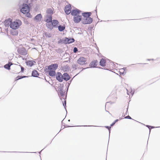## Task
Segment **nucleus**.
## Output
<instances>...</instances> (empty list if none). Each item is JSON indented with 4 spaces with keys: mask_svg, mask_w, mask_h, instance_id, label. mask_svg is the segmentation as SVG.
<instances>
[{
    "mask_svg": "<svg viewBox=\"0 0 160 160\" xmlns=\"http://www.w3.org/2000/svg\"><path fill=\"white\" fill-rule=\"evenodd\" d=\"M147 60H149V61L150 60H153V59H147Z\"/></svg>",
    "mask_w": 160,
    "mask_h": 160,
    "instance_id": "obj_42",
    "label": "nucleus"
},
{
    "mask_svg": "<svg viewBox=\"0 0 160 160\" xmlns=\"http://www.w3.org/2000/svg\"><path fill=\"white\" fill-rule=\"evenodd\" d=\"M56 72L55 70H50L49 71V76L53 77L55 75L56 76Z\"/></svg>",
    "mask_w": 160,
    "mask_h": 160,
    "instance_id": "obj_23",
    "label": "nucleus"
},
{
    "mask_svg": "<svg viewBox=\"0 0 160 160\" xmlns=\"http://www.w3.org/2000/svg\"><path fill=\"white\" fill-rule=\"evenodd\" d=\"M65 29V27L64 26L60 25L58 26V29L59 31L62 32Z\"/></svg>",
    "mask_w": 160,
    "mask_h": 160,
    "instance_id": "obj_25",
    "label": "nucleus"
},
{
    "mask_svg": "<svg viewBox=\"0 0 160 160\" xmlns=\"http://www.w3.org/2000/svg\"><path fill=\"white\" fill-rule=\"evenodd\" d=\"M46 12L48 15H51L53 14V8H48L47 9L46 11Z\"/></svg>",
    "mask_w": 160,
    "mask_h": 160,
    "instance_id": "obj_17",
    "label": "nucleus"
},
{
    "mask_svg": "<svg viewBox=\"0 0 160 160\" xmlns=\"http://www.w3.org/2000/svg\"><path fill=\"white\" fill-rule=\"evenodd\" d=\"M66 101H64V103H63V106L66 109Z\"/></svg>",
    "mask_w": 160,
    "mask_h": 160,
    "instance_id": "obj_29",
    "label": "nucleus"
},
{
    "mask_svg": "<svg viewBox=\"0 0 160 160\" xmlns=\"http://www.w3.org/2000/svg\"><path fill=\"white\" fill-rule=\"evenodd\" d=\"M56 79L59 82H62L63 81V75L60 72H58L56 74Z\"/></svg>",
    "mask_w": 160,
    "mask_h": 160,
    "instance_id": "obj_5",
    "label": "nucleus"
},
{
    "mask_svg": "<svg viewBox=\"0 0 160 160\" xmlns=\"http://www.w3.org/2000/svg\"><path fill=\"white\" fill-rule=\"evenodd\" d=\"M63 80L67 81L69 80L70 78V77L69 74L67 72L64 73L63 75Z\"/></svg>",
    "mask_w": 160,
    "mask_h": 160,
    "instance_id": "obj_12",
    "label": "nucleus"
},
{
    "mask_svg": "<svg viewBox=\"0 0 160 160\" xmlns=\"http://www.w3.org/2000/svg\"><path fill=\"white\" fill-rule=\"evenodd\" d=\"M27 76H22V78H26V77H27Z\"/></svg>",
    "mask_w": 160,
    "mask_h": 160,
    "instance_id": "obj_39",
    "label": "nucleus"
},
{
    "mask_svg": "<svg viewBox=\"0 0 160 160\" xmlns=\"http://www.w3.org/2000/svg\"><path fill=\"white\" fill-rule=\"evenodd\" d=\"M60 41H59L58 42V43H60Z\"/></svg>",
    "mask_w": 160,
    "mask_h": 160,
    "instance_id": "obj_44",
    "label": "nucleus"
},
{
    "mask_svg": "<svg viewBox=\"0 0 160 160\" xmlns=\"http://www.w3.org/2000/svg\"><path fill=\"white\" fill-rule=\"evenodd\" d=\"M12 65V62H9L8 64L4 65V67L5 68L8 70H10V66Z\"/></svg>",
    "mask_w": 160,
    "mask_h": 160,
    "instance_id": "obj_21",
    "label": "nucleus"
},
{
    "mask_svg": "<svg viewBox=\"0 0 160 160\" xmlns=\"http://www.w3.org/2000/svg\"><path fill=\"white\" fill-rule=\"evenodd\" d=\"M105 127L106 128L108 129V130H109V133H110V129L111 128V127L108 126H105Z\"/></svg>",
    "mask_w": 160,
    "mask_h": 160,
    "instance_id": "obj_32",
    "label": "nucleus"
},
{
    "mask_svg": "<svg viewBox=\"0 0 160 160\" xmlns=\"http://www.w3.org/2000/svg\"><path fill=\"white\" fill-rule=\"evenodd\" d=\"M17 80H18L22 78V76H18L17 77Z\"/></svg>",
    "mask_w": 160,
    "mask_h": 160,
    "instance_id": "obj_30",
    "label": "nucleus"
},
{
    "mask_svg": "<svg viewBox=\"0 0 160 160\" xmlns=\"http://www.w3.org/2000/svg\"><path fill=\"white\" fill-rule=\"evenodd\" d=\"M82 17L81 15H78L76 16H74L73 21L75 23H78L81 20Z\"/></svg>",
    "mask_w": 160,
    "mask_h": 160,
    "instance_id": "obj_9",
    "label": "nucleus"
},
{
    "mask_svg": "<svg viewBox=\"0 0 160 160\" xmlns=\"http://www.w3.org/2000/svg\"><path fill=\"white\" fill-rule=\"evenodd\" d=\"M34 62L35 63V61H28L27 62L26 64L27 65L32 67L34 65Z\"/></svg>",
    "mask_w": 160,
    "mask_h": 160,
    "instance_id": "obj_22",
    "label": "nucleus"
},
{
    "mask_svg": "<svg viewBox=\"0 0 160 160\" xmlns=\"http://www.w3.org/2000/svg\"><path fill=\"white\" fill-rule=\"evenodd\" d=\"M42 18V15L41 14H37L34 18V20L37 21H40Z\"/></svg>",
    "mask_w": 160,
    "mask_h": 160,
    "instance_id": "obj_15",
    "label": "nucleus"
},
{
    "mask_svg": "<svg viewBox=\"0 0 160 160\" xmlns=\"http://www.w3.org/2000/svg\"><path fill=\"white\" fill-rule=\"evenodd\" d=\"M81 12L80 10L78 9H72L71 12V14L74 16H76L78 15H79V14Z\"/></svg>",
    "mask_w": 160,
    "mask_h": 160,
    "instance_id": "obj_8",
    "label": "nucleus"
},
{
    "mask_svg": "<svg viewBox=\"0 0 160 160\" xmlns=\"http://www.w3.org/2000/svg\"><path fill=\"white\" fill-rule=\"evenodd\" d=\"M12 21V19L10 18L5 20L4 22V24L5 26V27H9Z\"/></svg>",
    "mask_w": 160,
    "mask_h": 160,
    "instance_id": "obj_11",
    "label": "nucleus"
},
{
    "mask_svg": "<svg viewBox=\"0 0 160 160\" xmlns=\"http://www.w3.org/2000/svg\"><path fill=\"white\" fill-rule=\"evenodd\" d=\"M131 94H132V95L133 94H134V92H133L132 93V91H131Z\"/></svg>",
    "mask_w": 160,
    "mask_h": 160,
    "instance_id": "obj_40",
    "label": "nucleus"
},
{
    "mask_svg": "<svg viewBox=\"0 0 160 160\" xmlns=\"http://www.w3.org/2000/svg\"><path fill=\"white\" fill-rule=\"evenodd\" d=\"M118 119H117L114 122L115 123L116 122H117L118 121Z\"/></svg>",
    "mask_w": 160,
    "mask_h": 160,
    "instance_id": "obj_38",
    "label": "nucleus"
},
{
    "mask_svg": "<svg viewBox=\"0 0 160 160\" xmlns=\"http://www.w3.org/2000/svg\"><path fill=\"white\" fill-rule=\"evenodd\" d=\"M150 127H151L152 128H154V127L153 126H150Z\"/></svg>",
    "mask_w": 160,
    "mask_h": 160,
    "instance_id": "obj_41",
    "label": "nucleus"
},
{
    "mask_svg": "<svg viewBox=\"0 0 160 160\" xmlns=\"http://www.w3.org/2000/svg\"><path fill=\"white\" fill-rule=\"evenodd\" d=\"M30 11V6L27 4H23L20 9L21 12L24 14H27Z\"/></svg>",
    "mask_w": 160,
    "mask_h": 160,
    "instance_id": "obj_2",
    "label": "nucleus"
},
{
    "mask_svg": "<svg viewBox=\"0 0 160 160\" xmlns=\"http://www.w3.org/2000/svg\"><path fill=\"white\" fill-rule=\"evenodd\" d=\"M146 126L147 127H148V128H149V130H150V131H151V129L150 128V126H149V125H147Z\"/></svg>",
    "mask_w": 160,
    "mask_h": 160,
    "instance_id": "obj_36",
    "label": "nucleus"
},
{
    "mask_svg": "<svg viewBox=\"0 0 160 160\" xmlns=\"http://www.w3.org/2000/svg\"><path fill=\"white\" fill-rule=\"evenodd\" d=\"M74 66H75V67H76V65H74V66H73V68H74Z\"/></svg>",
    "mask_w": 160,
    "mask_h": 160,
    "instance_id": "obj_43",
    "label": "nucleus"
},
{
    "mask_svg": "<svg viewBox=\"0 0 160 160\" xmlns=\"http://www.w3.org/2000/svg\"><path fill=\"white\" fill-rule=\"evenodd\" d=\"M45 35L46 37L50 38L51 37V34L50 33L46 34Z\"/></svg>",
    "mask_w": 160,
    "mask_h": 160,
    "instance_id": "obj_31",
    "label": "nucleus"
},
{
    "mask_svg": "<svg viewBox=\"0 0 160 160\" xmlns=\"http://www.w3.org/2000/svg\"><path fill=\"white\" fill-rule=\"evenodd\" d=\"M59 93L61 96H63L64 93V91L63 90L62 88H59Z\"/></svg>",
    "mask_w": 160,
    "mask_h": 160,
    "instance_id": "obj_24",
    "label": "nucleus"
},
{
    "mask_svg": "<svg viewBox=\"0 0 160 160\" xmlns=\"http://www.w3.org/2000/svg\"><path fill=\"white\" fill-rule=\"evenodd\" d=\"M115 124V122H113V123H112V124H111V126H113Z\"/></svg>",
    "mask_w": 160,
    "mask_h": 160,
    "instance_id": "obj_37",
    "label": "nucleus"
},
{
    "mask_svg": "<svg viewBox=\"0 0 160 160\" xmlns=\"http://www.w3.org/2000/svg\"><path fill=\"white\" fill-rule=\"evenodd\" d=\"M11 34L13 35H17L18 34V32L17 30L13 29L11 31Z\"/></svg>",
    "mask_w": 160,
    "mask_h": 160,
    "instance_id": "obj_26",
    "label": "nucleus"
},
{
    "mask_svg": "<svg viewBox=\"0 0 160 160\" xmlns=\"http://www.w3.org/2000/svg\"><path fill=\"white\" fill-rule=\"evenodd\" d=\"M51 22L53 26L54 27H56L59 23L58 21L56 19H54L52 20V21Z\"/></svg>",
    "mask_w": 160,
    "mask_h": 160,
    "instance_id": "obj_19",
    "label": "nucleus"
},
{
    "mask_svg": "<svg viewBox=\"0 0 160 160\" xmlns=\"http://www.w3.org/2000/svg\"><path fill=\"white\" fill-rule=\"evenodd\" d=\"M86 58L83 57H80L78 60V63L81 65L85 64L87 63Z\"/></svg>",
    "mask_w": 160,
    "mask_h": 160,
    "instance_id": "obj_4",
    "label": "nucleus"
},
{
    "mask_svg": "<svg viewBox=\"0 0 160 160\" xmlns=\"http://www.w3.org/2000/svg\"><path fill=\"white\" fill-rule=\"evenodd\" d=\"M58 64L57 63L52 64L48 66V68L49 70L55 71L58 68Z\"/></svg>",
    "mask_w": 160,
    "mask_h": 160,
    "instance_id": "obj_7",
    "label": "nucleus"
},
{
    "mask_svg": "<svg viewBox=\"0 0 160 160\" xmlns=\"http://www.w3.org/2000/svg\"><path fill=\"white\" fill-rule=\"evenodd\" d=\"M74 38H68L66 37L64 38V40H63V43L66 44H69L71 43L74 42Z\"/></svg>",
    "mask_w": 160,
    "mask_h": 160,
    "instance_id": "obj_6",
    "label": "nucleus"
},
{
    "mask_svg": "<svg viewBox=\"0 0 160 160\" xmlns=\"http://www.w3.org/2000/svg\"><path fill=\"white\" fill-rule=\"evenodd\" d=\"M85 126V125H84V126Z\"/></svg>",
    "mask_w": 160,
    "mask_h": 160,
    "instance_id": "obj_45",
    "label": "nucleus"
},
{
    "mask_svg": "<svg viewBox=\"0 0 160 160\" xmlns=\"http://www.w3.org/2000/svg\"><path fill=\"white\" fill-rule=\"evenodd\" d=\"M98 61L97 60H94L90 63L89 66L91 68H96L98 65Z\"/></svg>",
    "mask_w": 160,
    "mask_h": 160,
    "instance_id": "obj_13",
    "label": "nucleus"
},
{
    "mask_svg": "<svg viewBox=\"0 0 160 160\" xmlns=\"http://www.w3.org/2000/svg\"><path fill=\"white\" fill-rule=\"evenodd\" d=\"M73 51L74 53H76L78 51V49L76 47H74L73 49Z\"/></svg>",
    "mask_w": 160,
    "mask_h": 160,
    "instance_id": "obj_27",
    "label": "nucleus"
},
{
    "mask_svg": "<svg viewBox=\"0 0 160 160\" xmlns=\"http://www.w3.org/2000/svg\"><path fill=\"white\" fill-rule=\"evenodd\" d=\"M48 26H49V28H52V27H53V26L52 25V24H48Z\"/></svg>",
    "mask_w": 160,
    "mask_h": 160,
    "instance_id": "obj_33",
    "label": "nucleus"
},
{
    "mask_svg": "<svg viewBox=\"0 0 160 160\" xmlns=\"http://www.w3.org/2000/svg\"><path fill=\"white\" fill-rule=\"evenodd\" d=\"M46 19L45 20L46 22L47 23L51 22L52 21V16L51 15H47Z\"/></svg>",
    "mask_w": 160,
    "mask_h": 160,
    "instance_id": "obj_14",
    "label": "nucleus"
},
{
    "mask_svg": "<svg viewBox=\"0 0 160 160\" xmlns=\"http://www.w3.org/2000/svg\"><path fill=\"white\" fill-rule=\"evenodd\" d=\"M19 66L21 68V72H23L24 71V68L20 65H19Z\"/></svg>",
    "mask_w": 160,
    "mask_h": 160,
    "instance_id": "obj_28",
    "label": "nucleus"
},
{
    "mask_svg": "<svg viewBox=\"0 0 160 160\" xmlns=\"http://www.w3.org/2000/svg\"><path fill=\"white\" fill-rule=\"evenodd\" d=\"M27 53L26 52H22V55H25Z\"/></svg>",
    "mask_w": 160,
    "mask_h": 160,
    "instance_id": "obj_35",
    "label": "nucleus"
},
{
    "mask_svg": "<svg viewBox=\"0 0 160 160\" xmlns=\"http://www.w3.org/2000/svg\"><path fill=\"white\" fill-rule=\"evenodd\" d=\"M38 72L36 70H34L32 72V76L33 77H38Z\"/></svg>",
    "mask_w": 160,
    "mask_h": 160,
    "instance_id": "obj_18",
    "label": "nucleus"
},
{
    "mask_svg": "<svg viewBox=\"0 0 160 160\" xmlns=\"http://www.w3.org/2000/svg\"><path fill=\"white\" fill-rule=\"evenodd\" d=\"M91 13L90 12H85L82 13V15L84 17V18L89 17L91 16Z\"/></svg>",
    "mask_w": 160,
    "mask_h": 160,
    "instance_id": "obj_16",
    "label": "nucleus"
},
{
    "mask_svg": "<svg viewBox=\"0 0 160 160\" xmlns=\"http://www.w3.org/2000/svg\"><path fill=\"white\" fill-rule=\"evenodd\" d=\"M71 8L70 4L66 5L65 8V12L67 15H69L71 12Z\"/></svg>",
    "mask_w": 160,
    "mask_h": 160,
    "instance_id": "obj_10",
    "label": "nucleus"
},
{
    "mask_svg": "<svg viewBox=\"0 0 160 160\" xmlns=\"http://www.w3.org/2000/svg\"><path fill=\"white\" fill-rule=\"evenodd\" d=\"M92 21V18L89 17L86 18H83L82 19V22L83 24H86L91 23Z\"/></svg>",
    "mask_w": 160,
    "mask_h": 160,
    "instance_id": "obj_3",
    "label": "nucleus"
},
{
    "mask_svg": "<svg viewBox=\"0 0 160 160\" xmlns=\"http://www.w3.org/2000/svg\"><path fill=\"white\" fill-rule=\"evenodd\" d=\"M21 24V22L20 20H16L15 21L12 22L10 24V27L13 29L16 30L18 28Z\"/></svg>",
    "mask_w": 160,
    "mask_h": 160,
    "instance_id": "obj_1",
    "label": "nucleus"
},
{
    "mask_svg": "<svg viewBox=\"0 0 160 160\" xmlns=\"http://www.w3.org/2000/svg\"><path fill=\"white\" fill-rule=\"evenodd\" d=\"M125 118H128V119H132L131 118L130 116H129V115L126 117Z\"/></svg>",
    "mask_w": 160,
    "mask_h": 160,
    "instance_id": "obj_34",
    "label": "nucleus"
},
{
    "mask_svg": "<svg viewBox=\"0 0 160 160\" xmlns=\"http://www.w3.org/2000/svg\"><path fill=\"white\" fill-rule=\"evenodd\" d=\"M106 61L103 58L101 59L100 61V65L102 67H104L105 66Z\"/></svg>",
    "mask_w": 160,
    "mask_h": 160,
    "instance_id": "obj_20",
    "label": "nucleus"
}]
</instances>
